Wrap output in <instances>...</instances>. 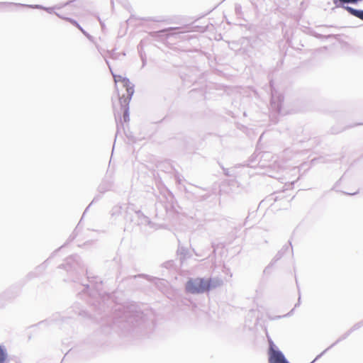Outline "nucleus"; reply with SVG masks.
<instances>
[{
  "label": "nucleus",
  "instance_id": "nucleus-1",
  "mask_svg": "<svg viewBox=\"0 0 363 363\" xmlns=\"http://www.w3.org/2000/svg\"><path fill=\"white\" fill-rule=\"evenodd\" d=\"M116 90L118 94L120 110L123 112L124 122L129 121L128 106L134 94V86L130 80L123 75L113 73Z\"/></svg>",
  "mask_w": 363,
  "mask_h": 363
},
{
  "label": "nucleus",
  "instance_id": "nucleus-2",
  "mask_svg": "<svg viewBox=\"0 0 363 363\" xmlns=\"http://www.w3.org/2000/svg\"><path fill=\"white\" fill-rule=\"evenodd\" d=\"M211 279L194 278L190 279L186 284V290L190 294H202L215 287Z\"/></svg>",
  "mask_w": 363,
  "mask_h": 363
},
{
  "label": "nucleus",
  "instance_id": "nucleus-3",
  "mask_svg": "<svg viewBox=\"0 0 363 363\" xmlns=\"http://www.w3.org/2000/svg\"><path fill=\"white\" fill-rule=\"evenodd\" d=\"M269 363H289L281 352L276 349L274 342L269 340Z\"/></svg>",
  "mask_w": 363,
  "mask_h": 363
},
{
  "label": "nucleus",
  "instance_id": "nucleus-4",
  "mask_svg": "<svg viewBox=\"0 0 363 363\" xmlns=\"http://www.w3.org/2000/svg\"><path fill=\"white\" fill-rule=\"evenodd\" d=\"M345 9L352 15L363 21V11L356 10L352 7L346 6Z\"/></svg>",
  "mask_w": 363,
  "mask_h": 363
},
{
  "label": "nucleus",
  "instance_id": "nucleus-5",
  "mask_svg": "<svg viewBox=\"0 0 363 363\" xmlns=\"http://www.w3.org/2000/svg\"><path fill=\"white\" fill-rule=\"evenodd\" d=\"M6 352L3 347V346L0 345V363H4L6 359Z\"/></svg>",
  "mask_w": 363,
  "mask_h": 363
},
{
  "label": "nucleus",
  "instance_id": "nucleus-6",
  "mask_svg": "<svg viewBox=\"0 0 363 363\" xmlns=\"http://www.w3.org/2000/svg\"><path fill=\"white\" fill-rule=\"evenodd\" d=\"M339 1L341 2H343V3H356L359 0H339Z\"/></svg>",
  "mask_w": 363,
  "mask_h": 363
}]
</instances>
